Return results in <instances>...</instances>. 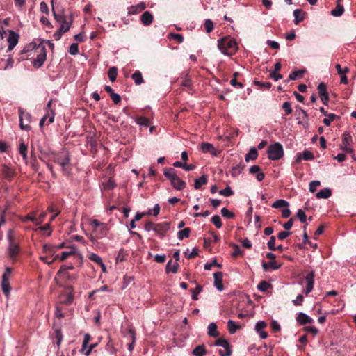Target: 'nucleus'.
<instances>
[{
    "mask_svg": "<svg viewBox=\"0 0 356 356\" xmlns=\"http://www.w3.org/2000/svg\"><path fill=\"white\" fill-rule=\"evenodd\" d=\"M51 6H52V13L54 17V19L58 22L60 26L59 27V30L64 34L67 33L73 22V16L72 15H67L65 13L63 9L59 10L56 9L54 7V2L51 1Z\"/></svg>",
    "mask_w": 356,
    "mask_h": 356,
    "instance_id": "nucleus-1",
    "label": "nucleus"
},
{
    "mask_svg": "<svg viewBox=\"0 0 356 356\" xmlns=\"http://www.w3.org/2000/svg\"><path fill=\"white\" fill-rule=\"evenodd\" d=\"M218 47L222 54L232 55L237 49V44L235 39L230 37H224L218 40Z\"/></svg>",
    "mask_w": 356,
    "mask_h": 356,
    "instance_id": "nucleus-2",
    "label": "nucleus"
},
{
    "mask_svg": "<svg viewBox=\"0 0 356 356\" xmlns=\"http://www.w3.org/2000/svg\"><path fill=\"white\" fill-rule=\"evenodd\" d=\"M164 176L170 181L172 186L178 191L183 190L186 184L181 180L177 175L174 168H165L163 171Z\"/></svg>",
    "mask_w": 356,
    "mask_h": 356,
    "instance_id": "nucleus-3",
    "label": "nucleus"
},
{
    "mask_svg": "<svg viewBox=\"0 0 356 356\" xmlns=\"http://www.w3.org/2000/svg\"><path fill=\"white\" fill-rule=\"evenodd\" d=\"M90 226L92 229V234L91 236L92 241H95L97 238H103L108 234L109 230L106 224L100 222L97 219H94L90 222Z\"/></svg>",
    "mask_w": 356,
    "mask_h": 356,
    "instance_id": "nucleus-4",
    "label": "nucleus"
},
{
    "mask_svg": "<svg viewBox=\"0 0 356 356\" xmlns=\"http://www.w3.org/2000/svg\"><path fill=\"white\" fill-rule=\"evenodd\" d=\"M53 161L61 166L62 170L65 174L68 172L67 167L70 165V156L67 152L63 151L58 154L54 153Z\"/></svg>",
    "mask_w": 356,
    "mask_h": 356,
    "instance_id": "nucleus-5",
    "label": "nucleus"
},
{
    "mask_svg": "<svg viewBox=\"0 0 356 356\" xmlns=\"http://www.w3.org/2000/svg\"><path fill=\"white\" fill-rule=\"evenodd\" d=\"M268 157L270 160H279L284 156V149L281 143L276 142L268 147Z\"/></svg>",
    "mask_w": 356,
    "mask_h": 356,
    "instance_id": "nucleus-6",
    "label": "nucleus"
},
{
    "mask_svg": "<svg viewBox=\"0 0 356 356\" xmlns=\"http://www.w3.org/2000/svg\"><path fill=\"white\" fill-rule=\"evenodd\" d=\"M8 240L9 242L8 254L11 259H14L19 252V246L13 234L12 230H9L8 233Z\"/></svg>",
    "mask_w": 356,
    "mask_h": 356,
    "instance_id": "nucleus-7",
    "label": "nucleus"
},
{
    "mask_svg": "<svg viewBox=\"0 0 356 356\" xmlns=\"http://www.w3.org/2000/svg\"><path fill=\"white\" fill-rule=\"evenodd\" d=\"M35 51L38 52L36 58L33 60V66L36 68L40 67L46 60L47 51L44 46L38 47Z\"/></svg>",
    "mask_w": 356,
    "mask_h": 356,
    "instance_id": "nucleus-8",
    "label": "nucleus"
},
{
    "mask_svg": "<svg viewBox=\"0 0 356 356\" xmlns=\"http://www.w3.org/2000/svg\"><path fill=\"white\" fill-rule=\"evenodd\" d=\"M11 273V268H7L6 269L5 273L2 275V281H1V288L3 293L6 296H8L10 295L11 291V286L10 285L9 277Z\"/></svg>",
    "mask_w": 356,
    "mask_h": 356,
    "instance_id": "nucleus-9",
    "label": "nucleus"
},
{
    "mask_svg": "<svg viewBox=\"0 0 356 356\" xmlns=\"http://www.w3.org/2000/svg\"><path fill=\"white\" fill-rule=\"evenodd\" d=\"M215 346H221L225 349V353L222 350H219V355L220 356H230L232 355V349L229 343L223 338L217 339L215 342Z\"/></svg>",
    "mask_w": 356,
    "mask_h": 356,
    "instance_id": "nucleus-10",
    "label": "nucleus"
},
{
    "mask_svg": "<svg viewBox=\"0 0 356 356\" xmlns=\"http://www.w3.org/2000/svg\"><path fill=\"white\" fill-rule=\"evenodd\" d=\"M352 143V136L348 132H345L343 134L341 149L346 152L352 153L353 149L350 147Z\"/></svg>",
    "mask_w": 356,
    "mask_h": 356,
    "instance_id": "nucleus-11",
    "label": "nucleus"
},
{
    "mask_svg": "<svg viewBox=\"0 0 356 356\" xmlns=\"http://www.w3.org/2000/svg\"><path fill=\"white\" fill-rule=\"evenodd\" d=\"M170 229V223L168 222H163L161 223H156L154 232L160 238H163L168 229Z\"/></svg>",
    "mask_w": 356,
    "mask_h": 356,
    "instance_id": "nucleus-12",
    "label": "nucleus"
},
{
    "mask_svg": "<svg viewBox=\"0 0 356 356\" xmlns=\"http://www.w3.org/2000/svg\"><path fill=\"white\" fill-rule=\"evenodd\" d=\"M124 337L128 340L127 346L128 349L131 352L134 349V345L136 341V333L133 329H129L124 334Z\"/></svg>",
    "mask_w": 356,
    "mask_h": 356,
    "instance_id": "nucleus-13",
    "label": "nucleus"
},
{
    "mask_svg": "<svg viewBox=\"0 0 356 356\" xmlns=\"http://www.w3.org/2000/svg\"><path fill=\"white\" fill-rule=\"evenodd\" d=\"M54 110L47 111L45 115L40 121V126L43 127L44 124H51L54 121Z\"/></svg>",
    "mask_w": 356,
    "mask_h": 356,
    "instance_id": "nucleus-14",
    "label": "nucleus"
},
{
    "mask_svg": "<svg viewBox=\"0 0 356 356\" xmlns=\"http://www.w3.org/2000/svg\"><path fill=\"white\" fill-rule=\"evenodd\" d=\"M19 40V35L13 31H9L8 38V42L9 43L8 51H11L17 44Z\"/></svg>",
    "mask_w": 356,
    "mask_h": 356,
    "instance_id": "nucleus-15",
    "label": "nucleus"
},
{
    "mask_svg": "<svg viewBox=\"0 0 356 356\" xmlns=\"http://www.w3.org/2000/svg\"><path fill=\"white\" fill-rule=\"evenodd\" d=\"M314 156L312 152L306 149L302 153H299L297 154L295 162L296 163H299L302 160L305 161H310L314 159Z\"/></svg>",
    "mask_w": 356,
    "mask_h": 356,
    "instance_id": "nucleus-16",
    "label": "nucleus"
},
{
    "mask_svg": "<svg viewBox=\"0 0 356 356\" xmlns=\"http://www.w3.org/2000/svg\"><path fill=\"white\" fill-rule=\"evenodd\" d=\"M314 272H310L305 277V281L307 282V286L305 290V293L306 295L309 294L313 290L314 282Z\"/></svg>",
    "mask_w": 356,
    "mask_h": 356,
    "instance_id": "nucleus-17",
    "label": "nucleus"
},
{
    "mask_svg": "<svg viewBox=\"0 0 356 356\" xmlns=\"http://www.w3.org/2000/svg\"><path fill=\"white\" fill-rule=\"evenodd\" d=\"M222 277L223 275L222 272H216L213 274V278H214V286L219 291H222L224 289V286L222 284Z\"/></svg>",
    "mask_w": 356,
    "mask_h": 356,
    "instance_id": "nucleus-18",
    "label": "nucleus"
},
{
    "mask_svg": "<svg viewBox=\"0 0 356 356\" xmlns=\"http://www.w3.org/2000/svg\"><path fill=\"white\" fill-rule=\"evenodd\" d=\"M146 8V4L144 2H140V3L134 6H131L128 8L127 12L128 14L131 15H136L139 13L140 12L144 10Z\"/></svg>",
    "mask_w": 356,
    "mask_h": 356,
    "instance_id": "nucleus-19",
    "label": "nucleus"
},
{
    "mask_svg": "<svg viewBox=\"0 0 356 356\" xmlns=\"http://www.w3.org/2000/svg\"><path fill=\"white\" fill-rule=\"evenodd\" d=\"M154 17L149 11H145L140 16L141 23L144 26H149L153 22Z\"/></svg>",
    "mask_w": 356,
    "mask_h": 356,
    "instance_id": "nucleus-20",
    "label": "nucleus"
},
{
    "mask_svg": "<svg viewBox=\"0 0 356 356\" xmlns=\"http://www.w3.org/2000/svg\"><path fill=\"white\" fill-rule=\"evenodd\" d=\"M204 153H211L213 156L217 155V152L213 145L209 143H202L200 147Z\"/></svg>",
    "mask_w": 356,
    "mask_h": 356,
    "instance_id": "nucleus-21",
    "label": "nucleus"
},
{
    "mask_svg": "<svg viewBox=\"0 0 356 356\" xmlns=\"http://www.w3.org/2000/svg\"><path fill=\"white\" fill-rule=\"evenodd\" d=\"M296 320L300 325H305L307 323H311L313 322V320L311 317L302 312L298 314Z\"/></svg>",
    "mask_w": 356,
    "mask_h": 356,
    "instance_id": "nucleus-22",
    "label": "nucleus"
},
{
    "mask_svg": "<svg viewBox=\"0 0 356 356\" xmlns=\"http://www.w3.org/2000/svg\"><path fill=\"white\" fill-rule=\"evenodd\" d=\"M207 334L209 337H218L220 335L219 332L218 331V326L215 323H211L209 324L207 327Z\"/></svg>",
    "mask_w": 356,
    "mask_h": 356,
    "instance_id": "nucleus-23",
    "label": "nucleus"
},
{
    "mask_svg": "<svg viewBox=\"0 0 356 356\" xmlns=\"http://www.w3.org/2000/svg\"><path fill=\"white\" fill-rule=\"evenodd\" d=\"M293 16L295 18L294 23L297 25L305 19V13L300 9H296L293 11Z\"/></svg>",
    "mask_w": 356,
    "mask_h": 356,
    "instance_id": "nucleus-24",
    "label": "nucleus"
},
{
    "mask_svg": "<svg viewBox=\"0 0 356 356\" xmlns=\"http://www.w3.org/2000/svg\"><path fill=\"white\" fill-rule=\"evenodd\" d=\"M281 265L277 264L275 261H270L269 262H263L262 267L264 271H268L269 268L277 270L280 268Z\"/></svg>",
    "mask_w": 356,
    "mask_h": 356,
    "instance_id": "nucleus-25",
    "label": "nucleus"
},
{
    "mask_svg": "<svg viewBox=\"0 0 356 356\" xmlns=\"http://www.w3.org/2000/svg\"><path fill=\"white\" fill-rule=\"evenodd\" d=\"M332 195V191L330 188H326L321 190L316 194V197L318 199H327Z\"/></svg>",
    "mask_w": 356,
    "mask_h": 356,
    "instance_id": "nucleus-26",
    "label": "nucleus"
},
{
    "mask_svg": "<svg viewBox=\"0 0 356 356\" xmlns=\"http://www.w3.org/2000/svg\"><path fill=\"white\" fill-rule=\"evenodd\" d=\"M178 268H179L178 262L173 263L172 260H170L166 265L165 270H166L167 273H168L170 272L176 273L178 270Z\"/></svg>",
    "mask_w": 356,
    "mask_h": 356,
    "instance_id": "nucleus-27",
    "label": "nucleus"
},
{
    "mask_svg": "<svg viewBox=\"0 0 356 356\" xmlns=\"http://www.w3.org/2000/svg\"><path fill=\"white\" fill-rule=\"evenodd\" d=\"M207 183V177L206 175H202L200 177L195 179L194 188L195 189H200L202 186Z\"/></svg>",
    "mask_w": 356,
    "mask_h": 356,
    "instance_id": "nucleus-28",
    "label": "nucleus"
},
{
    "mask_svg": "<svg viewBox=\"0 0 356 356\" xmlns=\"http://www.w3.org/2000/svg\"><path fill=\"white\" fill-rule=\"evenodd\" d=\"M258 156V153L254 147L250 148L249 152L245 155V160L248 162L250 160H255Z\"/></svg>",
    "mask_w": 356,
    "mask_h": 356,
    "instance_id": "nucleus-29",
    "label": "nucleus"
},
{
    "mask_svg": "<svg viewBox=\"0 0 356 356\" xmlns=\"http://www.w3.org/2000/svg\"><path fill=\"white\" fill-rule=\"evenodd\" d=\"M131 79L136 85H140L144 82L141 72L138 70L131 75Z\"/></svg>",
    "mask_w": 356,
    "mask_h": 356,
    "instance_id": "nucleus-30",
    "label": "nucleus"
},
{
    "mask_svg": "<svg viewBox=\"0 0 356 356\" xmlns=\"http://www.w3.org/2000/svg\"><path fill=\"white\" fill-rule=\"evenodd\" d=\"M193 354L195 356H204L206 354V348L204 345H200L196 346L193 350Z\"/></svg>",
    "mask_w": 356,
    "mask_h": 356,
    "instance_id": "nucleus-31",
    "label": "nucleus"
},
{
    "mask_svg": "<svg viewBox=\"0 0 356 356\" xmlns=\"http://www.w3.org/2000/svg\"><path fill=\"white\" fill-rule=\"evenodd\" d=\"M18 112L19 118L22 119L23 120H26L28 123L30 122L31 115L29 113L26 112L22 108H19Z\"/></svg>",
    "mask_w": 356,
    "mask_h": 356,
    "instance_id": "nucleus-32",
    "label": "nucleus"
},
{
    "mask_svg": "<svg viewBox=\"0 0 356 356\" xmlns=\"http://www.w3.org/2000/svg\"><path fill=\"white\" fill-rule=\"evenodd\" d=\"M27 145L22 141L19 144V152L24 161L27 160Z\"/></svg>",
    "mask_w": 356,
    "mask_h": 356,
    "instance_id": "nucleus-33",
    "label": "nucleus"
},
{
    "mask_svg": "<svg viewBox=\"0 0 356 356\" xmlns=\"http://www.w3.org/2000/svg\"><path fill=\"white\" fill-rule=\"evenodd\" d=\"M344 12L343 6L337 3L336 8L331 11V15L334 17H340Z\"/></svg>",
    "mask_w": 356,
    "mask_h": 356,
    "instance_id": "nucleus-34",
    "label": "nucleus"
},
{
    "mask_svg": "<svg viewBox=\"0 0 356 356\" xmlns=\"http://www.w3.org/2000/svg\"><path fill=\"white\" fill-rule=\"evenodd\" d=\"M227 326L230 334H234L236 330L241 327L240 325H236L232 320H229L227 321Z\"/></svg>",
    "mask_w": 356,
    "mask_h": 356,
    "instance_id": "nucleus-35",
    "label": "nucleus"
},
{
    "mask_svg": "<svg viewBox=\"0 0 356 356\" xmlns=\"http://www.w3.org/2000/svg\"><path fill=\"white\" fill-rule=\"evenodd\" d=\"M289 205V204L286 200L281 199V200H277L275 202H274L272 204V207L278 209V208H282V207H288Z\"/></svg>",
    "mask_w": 356,
    "mask_h": 356,
    "instance_id": "nucleus-36",
    "label": "nucleus"
},
{
    "mask_svg": "<svg viewBox=\"0 0 356 356\" xmlns=\"http://www.w3.org/2000/svg\"><path fill=\"white\" fill-rule=\"evenodd\" d=\"M191 233V229L188 227L184 228L182 230H180L177 233V238L179 240H183L185 238H188Z\"/></svg>",
    "mask_w": 356,
    "mask_h": 356,
    "instance_id": "nucleus-37",
    "label": "nucleus"
},
{
    "mask_svg": "<svg viewBox=\"0 0 356 356\" xmlns=\"http://www.w3.org/2000/svg\"><path fill=\"white\" fill-rule=\"evenodd\" d=\"M74 268V266L71 264L70 266H62L60 268V270L58 271L56 276H58L60 275H64L66 277L69 276L68 273L67 272V270H72Z\"/></svg>",
    "mask_w": 356,
    "mask_h": 356,
    "instance_id": "nucleus-38",
    "label": "nucleus"
},
{
    "mask_svg": "<svg viewBox=\"0 0 356 356\" xmlns=\"http://www.w3.org/2000/svg\"><path fill=\"white\" fill-rule=\"evenodd\" d=\"M202 291V287L200 284H197L194 289H192L191 291V297L194 300H197L198 299L197 295L200 293Z\"/></svg>",
    "mask_w": 356,
    "mask_h": 356,
    "instance_id": "nucleus-39",
    "label": "nucleus"
},
{
    "mask_svg": "<svg viewBox=\"0 0 356 356\" xmlns=\"http://www.w3.org/2000/svg\"><path fill=\"white\" fill-rule=\"evenodd\" d=\"M270 287L271 284L266 281H261L257 285V289L262 292L267 291Z\"/></svg>",
    "mask_w": 356,
    "mask_h": 356,
    "instance_id": "nucleus-40",
    "label": "nucleus"
},
{
    "mask_svg": "<svg viewBox=\"0 0 356 356\" xmlns=\"http://www.w3.org/2000/svg\"><path fill=\"white\" fill-rule=\"evenodd\" d=\"M304 73L303 70H298V71H293L290 73L289 76V80H296L298 77H301L302 76V74Z\"/></svg>",
    "mask_w": 356,
    "mask_h": 356,
    "instance_id": "nucleus-41",
    "label": "nucleus"
},
{
    "mask_svg": "<svg viewBox=\"0 0 356 356\" xmlns=\"http://www.w3.org/2000/svg\"><path fill=\"white\" fill-rule=\"evenodd\" d=\"M254 84L259 86V88L268 90L271 88V83L270 82H263L259 81H254Z\"/></svg>",
    "mask_w": 356,
    "mask_h": 356,
    "instance_id": "nucleus-42",
    "label": "nucleus"
},
{
    "mask_svg": "<svg viewBox=\"0 0 356 356\" xmlns=\"http://www.w3.org/2000/svg\"><path fill=\"white\" fill-rule=\"evenodd\" d=\"M221 214L223 217L227 219H232L234 217V214L231 211L228 210L227 208H222L221 210Z\"/></svg>",
    "mask_w": 356,
    "mask_h": 356,
    "instance_id": "nucleus-43",
    "label": "nucleus"
},
{
    "mask_svg": "<svg viewBox=\"0 0 356 356\" xmlns=\"http://www.w3.org/2000/svg\"><path fill=\"white\" fill-rule=\"evenodd\" d=\"M213 266H217L220 268H222V265L220 264H218L216 260H213L210 263L205 264L204 268L205 270H209Z\"/></svg>",
    "mask_w": 356,
    "mask_h": 356,
    "instance_id": "nucleus-44",
    "label": "nucleus"
},
{
    "mask_svg": "<svg viewBox=\"0 0 356 356\" xmlns=\"http://www.w3.org/2000/svg\"><path fill=\"white\" fill-rule=\"evenodd\" d=\"M219 194L225 197H229L234 194V191L229 186H227L225 189L220 190Z\"/></svg>",
    "mask_w": 356,
    "mask_h": 356,
    "instance_id": "nucleus-45",
    "label": "nucleus"
},
{
    "mask_svg": "<svg viewBox=\"0 0 356 356\" xmlns=\"http://www.w3.org/2000/svg\"><path fill=\"white\" fill-rule=\"evenodd\" d=\"M136 122L140 125V126H143V127H147L149 126V120L147 118H145V117H138L137 119H136Z\"/></svg>",
    "mask_w": 356,
    "mask_h": 356,
    "instance_id": "nucleus-46",
    "label": "nucleus"
},
{
    "mask_svg": "<svg viewBox=\"0 0 356 356\" xmlns=\"http://www.w3.org/2000/svg\"><path fill=\"white\" fill-rule=\"evenodd\" d=\"M204 28H205L207 33L211 32L212 30L213 29V22L209 19H206L205 22H204Z\"/></svg>",
    "mask_w": 356,
    "mask_h": 356,
    "instance_id": "nucleus-47",
    "label": "nucleus"
},
{
    "mask_svg": "<svg viewBox=\"0 0 356 356\" xmlns=\"http://www.w3.org/2000/svg\"><path fill=\"white\" fill-rule=\"evenodd\" d=\"M211 222L214 224V225L218 229H219V228H220L222 227L221 219H220V216H218V215L213 216L211 218Z\"/></svg>",
    "mask_w": 356,
    "mask_h": 356,
    "instance_id": "nucleus-48",
    "label": "nucleus"
},
{
    "mask_svg": "<svg viewBox=\"0 0 356 356\" xmlns=\"http://www.w3.org/2000/svg\"><path fill=\"white\" fill-rule=\"evenodd\" d=\"M198 254L197 250L195 248H193L191 252H189V250L187 249L184 252V255L187 259H192L196 257Z\"/></svg>",
    "mask_w": 356,
    "mask_h": 356,
    "instance_id": "nucleus-49",
    "label": "nucleus"
},
{
    "mask_svg": "<svg viewBox=\"0 0 356 356\" xmlns=\"http://www.w3.org/2000/svg\"><path fill=\"white\" fill-rule=\"evenodd\" d=\"M75 253L74 248H73L72 250L70 251H65L61 253L60 256V261H65L67 258H68L70 256L73 255Z\"/></svg>",
    "mask_w": 356,
    "mask_h": 356,
    "instance_id": "nucleus-50",
    "label": "nucleus"
},
{
    "mask_svg": "<svg viewBox=\"0 0 356 356\" xmlns=\"http://www.w3.org/2000/svg\"><path fill=\"white\" fill-rule=\"evenodd\" d=\"M328 118L323 120V123L325 126H330L332 121H333L337 115L334 113H329L327 115Z\"/></svg>",
    "mask_w": 356,
    "mask_h": 356,
    "instance_id": "nucleus-51",
    "label": "nucleus"
},
{
    "mask_svg": "<svg viewBox=\"0 0 356 356\" xmlns=\"http://www.w3.org/2000/svg\"><path fill=\"white\" fill-rule=\"evenodd\" d=\"M319 96L327 94V86L324 83H320L318 86Z\"/></svg>",
    "mask_w": 356,
    "mask_h": 356,
    "instance_id": "nucleus-52",
    "label": "nucleus"
},
{
    "mask_svg": "<svg viewBox=\"0 0 356 356\" xmlns=\"http://www.w3.org/2000/svg\"><path fill=\"white\" fill-rule=\"evenodd\" d=\"M69 53L72 55H76L79 53V45L77 43L71 44L69 49Z\"/></svg>",
    "mask_w": 356,
    "mask_h": 356,
    "instance_id": "nucleus-53",
    "label": "nucleus"
},
{
    "mask_svg": "<svg viewBox=\"0 0 356 356\" xmlns=\"http://www.w3.org/2000/svg\"><path fill=\"white\" fill-rule=\"evenodd\" d=\"M297 217L300 220V221L302 223L306 222L307 216L305 212L302 209H298L297 213Z\"/></svg>",
    "mask_w": 356,
    "mask_h": 356,
    "instance_id": "nucleus-54",
    "label": "nucleus"
},
{
    "mask_svg": "<svg viewBox=\"0 0 356 356\" xmlns=\"http://www.w3.org/2000/svg\"><path fill=\"white\" fill-rule=\"evenodd\" d=\"M156 223H154L151 221H148L145 224L144 229L147 232L154 231L155 230Z\"/></svg>",
    "mask_w": 356,
    "mask_h": 356,
    "instance_id": "nucleus-55",
    "label": "nucleus"
},
{
    "mask_svg": "<svg viewBox=\"0 0 356 356\" xmlns=\"http://www.w3.org/2000/svg\"><path fill=\"white\" fill-rule=\"evenodd\" d=\"M266 327V323L263 321H260L256 323L255 330L257 332H260V331H263V330Z\"/></svg>",
    "mask_w": 356,
    "mask_h": 356,
    "instance_id": "nucleus-56",
    "label": "nucleus"
},
{
    "mask_svg": "<svg viewBox=\"0 0 356 356\" xmlns=\"http://www.w3.org/2000/svg\"><path fill=\"white\" fill-rule=\"evenodd\" d=\"M275 237L274 236H272L270 238V240L268 241V242L267 243V245H268V248L272 250V251H275Z\"/></svg>",
    "mask_w": 356,
    "mask_h": 356,
    "instance_id": "nucleus-57",
    "label": "nucleus"
},
{
    "mask_svg": "<svg viewBox=\"0 0 356 356\" xmlns=\"http://www.w3.org/2000/svg\"><path fill=\"white\" fill-rule=\"evenodd\" d=\"M87 347L88 345H84V343L83 342L81 352L86 355H89L94 347V345H91L88 348H87Z\"/></svg>",
    "mask_w": 356,
    "mask_h": 356,
    "instance_id": "nucleus-58",
    "label": "nucleus"
},
{
    "mask_svg": "<svg viewBox=\"0 0 356 356\" xmlns=\"http://www.w3.org/2000/svg\"><path fill=\"white\" fill-rule=\"evenodd\" d=\"M89 259L91 260V261H93L95 262H96L97 264H98L99 265L100 264H102V258L98 256L97 254H95V253H92L90 256H89Z\"/></svg>",
    "mask_w": 356,
    "mask_h": 356,
    "instance_id": "nucleus-59",
    "label": "nucleus"
},
{
    "mask_svg": "<svg viewBox=\"0 0 356 356\" xmlns=\"http://www.w3.org/2000/svg\"><path fill=\"white\" fill-rule=\"evenodd\" d=\"M282 108L284 110V111L286 112V114H287V115L291 114L292 113V108L291 106V104L289 102H285L282 104Z\"/></svg>",
    "mask_w": 356,
    "mask_h": 356,
    "instance_id": "nucleus-60",
    "label": "nucleus"
},
{
    "mask_svg": "<svg viewBox=\"0 0 356 356\" xmlns=\"http://www.w3.org/2000/svg\"><path fill=\"white\" fill-rule=\"evenodd\" d=\"M321 183L319 181H312L309 183V191L314 193L316 188L320 186Z\"/></svg>",
    "mask_w": 356,
    "mask_h": 356,
    "instance_id": "nucleus-61",
    "label": "nucleus"
},
{
    "mask_svg": "<svg viewBox=\"0 0 356 356\" xmlns=\"http://www.w3.org/2000/svg\"><path fill=\"white\" fill-rule=\"evenodd\" d=\"M170 38L177 41L178 43H181L184 41V37L181 34L171 33Z\"/></svg>",
    "mask_w": 356,
    "mask_h": 356,
    "instance_id": "nucleus-62",
    "label": "nucleus"
},
{
    "mask_svg": "<svg viewBox=\"0 0 356 356\" xmlns=\"http://www.w3.org/2000/svg\"><path fill=\"white\" fill-rule=\"evenodd\" d=\"M40 10L42 13H44L47 15H49V7L47 6V4L44 2V1H42L40 3Z\"/></svg>",
    "mask_w": 356,
    "mask_h": 356,
    "instance_id": "nucleus-63",
    "label": "nucleus"
},
{
    "mask_svg": "<svg viewBox=\"0 0 356 356\" xmlns=\"http://www.w3.org/2000/svg\"><path fill=\"white\" fill-rule=\"evenodd\" d=\"M125 257H126L125 252L122 250H121L120 251L118 255L115 258L116 263H119V262H122V261H124Z\"/></svg>",
    "mask_w": 356,
    "mask_h": 356,
    "instance_id": "nucleus-64",
    "label": "nucleus"
}]
</instances>
